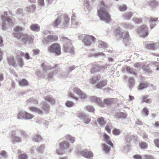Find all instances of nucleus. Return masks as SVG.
<instances>
[{"instance_id": "obj_60", "label": "nucleus", "mask_w": 159, "mask_h": 159, "mask_svg": "<svg viewBox=\"0 0 159 159\" xmlns=\"http://www.w3.org/2000/svg\"><path fill=\"white\" fill-rule=\"evenodd\" d=\"M142 68L143 69L144 71L146 72H151V71L150 69L148 66V65H143V66L142 67Z\"/></svg>"}, {"instance_id": "obj_38", "label": "nucleus", "mask_w": 159, "mask_h": 159, "mask_svg": "<svg viewBox=\"0 0 159 159\" xmlns=\"http://www.w3.org/2000/svg\"><path fill=\"white\" fill-rule=\"evenodd\" d=\"M8 63L9 64L13 67L16 66V63L14 61V58L12 56L8 57Z\"/></svg>"}, {"instance_id": "obj_1", "label": "nucleus", "mask_w": 159, "mask_h": 159, "mask_svg": "<svg viewBox=\"0 0 159 159\" xmlns=\"http://www.w3.org/2000/svg\"><path fill=\"white\" fill-rule=\"evenodd\" d=\"M109 10V6L104 1H102L97 8L98 14L101 20L106 23H108L111 20L110 16L108 12Z\"/></svg>"}, {"instance_id": "obj_28", "label": "nucleus", "mask_w": 159, "mask_h": 159, "mask_svg": "<svg viewBox=\"0 0 159 159\" xmlns=\"http://www.w3.org/2000/svg\"><path fill=\"white\" fill-rule=\"evenodd\" d=\"M107 84V80H106L99 81L96 85V87L98 89H101Z\"/></svg>"}, {"instance_id": "obj_30", "label": "nucleus", "mask_w": 159, "mask_h": 159, "mask_svg": "<svg viewBox=\"0 0 159 159\" xmlns=\"http://www.w3.org/2000/svg\"><path fill=\"white\" fill-rule=\"evenodd\" d=\"M30 29L33 31L38 32L40 30V27L38 24H34L30 25Z\"/></svg>"}, {"instance_id": "obj_45", "label": "nucleus", "mask_w": 159, "mask_h": 159, "mask_svg": "<svg viewBox=\"0 0 159 159\" xmlns=\"http://www.w3.org/2000/svg\"><path fill=\"white\" fill-rule=\"evenodd\" d=\"M42 107L44 110L46 112H48V110L50 108V107L47 103L45 102H43L42 103Z\"/></svg>"}, {"instance_id": "obj_62", "label": "nucleus", "mask_w": 159, "mask_h": 159, "mask_svg": "<svg viewBox=\"0 0 159 159\" xmlns=\"http://www.w3.org/2000/svg\"><path fill=\"white\" fill-rule=\"evenodd\" d=\"M139 146L142 149H146L147 148L148 145L145 142H141L139 143Z\"/></svg>"}, {"instance_id": "obj_27", "label": "nucleus", "mask_w": 159, "mask_h": 159, "mask_svg": "<svg viewBox=\"0 0 159 159\" xmlns=\"http://www.w3.org/2000/svg\"><path fill=\"white\" fill-rule=\"evenodd\" d=\"M29 109L30 111L34 113H36L39 114H42V111L39 108L35 107H30Z\"/></svg>"}, {"instance_id": "obj_59", "label": "nucleus", "mask_w": 159, "mask_h": 159, "mask_svg": "<svg viewBox=\"0 0 159 159\" xmlns=\"http://www.w3.org/2000/svg\"><path fill=\"white\" fill-rule=\"evenodd\" d=\"M81 99L84 100L88 98L87 95L85 93L82 91L80 94L79 95Z\"/></svg>"}, {"instance_id": "obj_26", "label": "nucleus", "mask_w": 159, "mask_h": 159, "mask_svg": "<svg viewBox=\"0 0 159 159\" xmlns=\"http://www.w3.org/2000/svg\"><path fill=\"white\" fill-rule=\"evenodd\" d=\"M115 117L117 119H125L126 117V115L125 113L122 112H119L116 113Z\"/></svg>"}, {"instance_id": "obj_57", "label": "nucleus", "mask_w": 159, "mask_h": 159, "mask_svg": "<svg viewBox=\"0 0 159 159\" xmlns=\"http://www.w3.org/2000/svg\"><path fill=\"white\" fill-rule=\"evenodd\" d=\"M76 17L74 14H73L71 17V21L72 23V25H77L78 22L77 21L75 20Z\"/></svg>"}, {"instance_id": "obj_3", "label": "nucleus", "mask_w": 159, "mask_h": 159, "mask_svg": "<svg viewBox=\"0 0 159 159\" xmlns=\"http://www.w3.org/2000/svg\"><path fill=\"white\" fill-rule=\"evenodd\" d=\"M60 39L63 44L64 50L65 52L73 53L74 49L71 45V41L67 37L63 36L60 37Z\"/></svg>"}, {"instance_id": "obj_29", "label": "nucleus", "mask_w": 159, "mask_h": 159, "mask_svg": "<svg viewBox=\"0 0 159 159\" xmlns=\"http://www.w3.org/2000/svg\"><path fill=\"white\" fill-rule=\"evenodd\" d=\"M149 23L150 28H153L155 26V23L158 21V18H150L149 19Z\"/></svg>"}, {"instance_id": "obj_61", "label": "nucleus", "mask_w": 159, "mask_h": 159, "mask_svg": "<svg viewBox=\"0 0 159 159\" xmlns=\"http://www.w3.org/2000/svg\"><path fill=\"white\" fill-rule=\"evenodd\" d=\"M112 133L114 135H118L120 134V131L118 129L115 128L113 130Z\"/></svg>"}, {"instance_id": "obj_20", "label": "nucleus", "mask_w": 159, "mask_h": 159, "mask_svg": "<svg viewBox=\"0 0 159 159\" xmlns=\"http://www.w3.org/2000/svg\"><path fill=\"white\" fill-rule=\"evenodd\" d=\"M132 135L127 134L125 138V141L126 142V147L125 149H122V150L123 151H125L126 150H128L130 147L129 142L131 140Z\"/></svg>"}, {"instance_id": "obj_64", "label": "nucleus", "mask_w": 159, "mask_h": 159, "mask_svg": "<svg viewBox=\"0 0 159 159\" xmlns=\"http://www.w3.org/2000/svg\"><path fill=\"white\" fill-rule=\"evenodd\" d=\"M133 22L137 24H139L142 21V20L141 18H134L133 19Z\"/></svg>"}, {"instance_id": "obj_25", "label": "nucleus", "mask_w": 159, "mask_h": 159, "mask_svg": "<svg viewBox=\"0 0 159 159\" xmlns=\"http://www.w3.org/2000/svg\"><path fill=\"white\" fill-rule=\"evenodd\" d=\"M108 46L107 44L102 41H98V47L99 49L106 48Z\"/></svg>"}, {"instance_id": "obj_42", "label": "nucleus", "mask_w": 159, "mask_h": 159, "mask_svg": "<svg viewBox=\"0 0 159 159\" xmlns=\"http://www.w3.org/2000/svg\"><path fill=\"white\" fill-rule=\"evenodd\" d=\"M36 6L34 5H32L27 7L26 11L30 12H33L35 11Z\"/></svg>"}, {"instance_id": "obj_48", "label": "nucleus", "mask_w": 159, "mask_h": 159, "mask_svg": "<svg viewBox=\"0 0 159 159\" xmlns=\"http://www.w3.org/2000/svg\"><path fill=\"white\" fill-rule=\"evenodd\" d=\"M34 116L33 114L25 111V119L26 120H31L33 118Z\"/></svg>"}, {"instance_id": "obj_58", "label": "nucleus", "mask_w": 159, "mask_h": 159, "mask_svg": "<svg viewBox=\"0 0 159 159\" xmlns=\"http://www.w3.org/2000/svg\"><path fill=\"white\" fill-rule=\"evenodd\" d=\"M65 104L66 107H72L74 105V103L73 102L69 101H67Z\"/></svg>"}, {"instance_id": "obj_46", "label": "nucleus", "mask_w": 159, "mask_h": 159, "mask_svg": "<svg viewBox=\"0 0 159 159\" xmlns=\"http://www.w3.org/2000/svg\"><path fill=\"white\" fill-rule=\"evenodd\" d=\"M18 131L20 132V135H21L22 137H23L24 138H27L28 137V133L24 130L20 129L18 130Z\"/></svg>"}, {"instance_id": "obj_21", "label": "nucleus", "mask_w": 159, "mask_h": 159, "mask_svg": "<svg viewBox=\"0 0 159 159\" xmlns=\"http://www.w3.org/2000/svg\"><path fill=\"white\" fill-rule=\"evenodd\" d=\"M89 98L90 101L96 102L101 106L103 105L100 98L96 96H91L89 97Z\"/></svg>"}, {"instance_id": "obj_12", "label": "nucleus", "mask_w": 159, "mask_h": 159, "mask_svg": "<svg viewBox=\"0 0 159 159\" xmlns=\"http://www.w3.org/2000/svg\"><path fill=\"white\" fill-rule=\"evenodd\" d=\"M41 67L43 69L42 73H41L39 71H37L36 73V74L39 77L45 76L47 75L48 71L51 69V67L49 65H47L45 63L42 64Z\"/></svg>"}, {"instance_id": "obj_31", "label": "nucleus", "mask_w": 159, "mask_h": 159, "mask_svg": "<svg viewBox=\"0 0 159 159\" xmlns=\"http://www.w3.org/2000/svg\"><path fill=\"white\" fill-rule=\"evenodd\" d=\"M25 111H20L17 114V119L19 120H23L25 119Z\"/></svg>"}, {"instance_id": "obj_8", "label": "nucleus", "mask_w": 159, "mask_h": 159, "mask_svg": "<svg viewBox=\"0 0 159 159\" xmlns=\"http://www.w3.org/2000/svg\"><path fill=\"white\" fill-rule=\"evenodd\" d=\"M115 32L123 39L125 43H126L129 40V36L128 32H125L120 27H118L116 29Z\"/></svg>"}, {"instance_id": "obj_18", "label": "nucleus", "mask_w": 159, "mask_h": 159, "mask_svg": "<svg viewBox=\"0 0 159 159\" xmlns=\"http://www.w3.org/2000/svg\"><path fill=\"white\" fill-rule=\"evenodd\" d=\"M146 47L148 49L155 50L159 48V41L156 43H148Z\"/></svg>"}, {"instance_id": "obj_37", "label": "nucleus", "mask_w": 159, "mask_h": 159, "mask_svg": "<svg viewBox=\"0 0 159 159\" xmlns=\"http://www.w3.org/2000/svg\"><path fill=\"white\" fill-rule=\"evenodd\" d=\"M117 7L118 10L121 11H124L127 9V6L125 4H122L121 5L118 4Z\"/></svg>"}, {"instance_id": "obj_19", "label": "nucleus", "mask_w": 159, "mask_h": 159, "mask_svg": "<svg viewBox=\"0 0 159 159\" xmlns=\"http://www.w3.org/2000/svg\"><path fill=\"white\" fill-rule=\"evenodd\" d=\"M15 130L12 131L11 134V140L13 142L20 143L21 142V138L16 135V133Z\"/></svg>"}, {"instance_id": "obj_6", "label": "nucleus", "mask_w": 159, "mask_h": 159, "mask_svg": "<svg viewBox=\"0 0 159 159\" xmlns=\"http://www.w3.org/2000/svg\"><path fill=\"white\" fill-rule=\"evenodd\" d=\"M70 147L68 142L64 141L60 143L59 147L56 150V153L58 155H62L68 151Z\"/></svg>"}, {"instance_id": "obj_51", "label": "nucleus", "mask_w": 159, "mask_h": 159, "mask_svg": "<svg viewBox=\"0 0 159 159\" xmlns=\"http://www.w3.org/2000/svg\"><path fill=\"white\" fill-rule=\"evenodd\" d=\"M129 83L130 88H132L134 84V81L132 77H129Z\"/></svg>"}, {"instance_id": "obj_35", "label": "nucleus", "mask_w": 159, "mask_h": 159, "mask_svg": "<svg viewBox=\"0 0 159 159\" xmlns=\"http://www.w3.org/2000/svg\"><path fill=\"white\" fill-rule=\"evenodd\" d=\"M19 84L20 86H26L28 85L29 82L25 79H23L19 81Z\"/></svg>"}, {"instance_id": "obj_4", "label": "nucleus", "mask_w": 159, "mask_h": 159, "mask_svg": "<svg viewBox=\"0 0 159 159\" xmlns=\"http://www.w3.org/2000/svg\"><path fill=\"white\" fill-rule=\"evenodd\" d=\"M62 16H61L58 17L53 22L52 25L55 27H57L59 25L61 28L67 27L69 23V18L67 16H65L62 20Z\"/></svg>"}, {"instance_id": "obj_55", "label": "nucleus", "mask_w": 159, "mask_h": 159, "mask_svg": "<svg viewBox=\"0 0 159 159\" xmlns=\"http://www.w3.org/2000/svg\"><path fill=\"white\" fill-rule=\"evenodd\" d=\"M93 56L95 57H106V55L102 52L93 53Z\"/></svg>"}, {"instance_id": "obj_53", "label": "nucleus", "mask_w": 159, "mask_h": 159, "mask_svg": "<svg viewBox=\"0 0 159 159\" xmlns=\"http://www.w3.org/2000/svg\"><path fill=\"white\" fill-rule=\"evenodd\" d=\"M36 122L39 124H43L45 125H48V122L45 120L44 119H40L37 120Z\"/></svg>"}, {"instance_id": "obj_16", "label": "nucleus", "mask_w": 159, "mask_h": 159, "mask_svg": "<svg viewBox=\"0 0 159 159\" xmlns=\"http://www.w3.org/2000/svg\"><path fill=\"white\" fill-rule=\"evenodd\" d=\"M77 116L79 117L80 119L83 120V122L86 124H89L91 121L90 118L84 113L80 112L77 114Z\"/></svg>"}, {"instance_id": "obj_49", "label": "nucleus", "mask_w": 159, "mask_h": 159, "mask_svg": "<svg viewBox=\"0 0 159 159\" xmlns=\"http://www.w3.org/2000/svg\"><path fill=\"white\" fill-rule=\"evenodd\" d=\"M103 149L104 152L105 153H108L110 151V147L105 144H102Z\"/></svg>"}, {"instance_id": "obj_10", "label": "nucleus", "mask_w": 159, "mask_h": 159, "mask_svg": "<svg viewBox=\"0 0 159 159\" xmlns=\"http://www.w3.org/2000/svg\"><path fill=\"white\" fill-rule=\"evenodd\" d=\"M2 19L3 22L2 26V29L5 30L10 27V25L12 26V24L14 22V21L12 18L7 17L6 16H2Z\"/></svg>"}, {"instance_id": "obj_63", "label": "nucleus", "mask_w": 159, "mask_h": 159, "mask_svg": "<svg viewBox=\"0 0 159 159\" xmlns=\"http://www.w3.org/2000/svg\"><path fill=\"white\" fill-rule=\"evenodd\" d=\"M19 159H28V156L26 154H21L19 156Z\"/></svg>"}, {"instance_id": "obj_34", "label": "nucleus", "mask_w": 159, "mask_h": 159, "mask_svg": "<svg viewBox=\"0 0 159 159\" xmlns=\"http://www.w3.org/2000/svg\"><path fill=\"white\" fill-rule=\"evenodd\" d=\"M125 69L126 71L129 73L135 75L136 74L135 70L133 68H131L129 66H127L124 68V70Z\"/></svg>"}, {"instance_id": "obj_50", "label": "nucleus", "mask_w": 159, "mask_h": 159, "mask_svg": "<svg viewBox=\"0 0 159 159\" xmlns=\"http://www.w3.org/2000/svg\"><path fill=\"white\" fill-rule=\"evenodd\" d=\"M73 91L74 93H76L78 95H79L82 92L78 87H75L73 88Z\"/></svg>"}, {"instance_id": "obj_40", "label": "nucleus", "mask_w": 159, "mask_h": 159, "mask_svg": "<svg viewBox=\"0 0 159 159\" xmlns=\"http://www.w3.org/2000/svg\"><path fill=\"white\" fill-rule=\"evenodd\" d=\"M27 103L31 104H37L38 103V102L37 100L34 99V98H29L27 101Z\"/></svg>"}, {"instance_id": "obj_7", "label": "nucleus", "mask_w": 159, "mask_h": 159, "mask_svg": "<svg viewBox=\"0 0 159 159\" xmlns=\"http://www.w3.org/2000/svg\"><path fill=\"white\" fill-rule=\"evenodd\" d=\"M48 52L51 53H54L57 56L61 54L60 45L56 43L52 44L48 48Z\"/></svg>"}, {"instance_id": "obj_52", "label": "nucleus", "mask_w": 159, "mask_h": 159, "mask_svg": "<svg viewBox=\"0 0 159 159\" xmlns=\"http://www.w3.org/2000/svg\"><path fill=\"white\" fill-rule=\"evenodd\" d=\"M148 86V84L147 82L141 83L139 86V89L142 90L144 88H147Z\"/></svg>"}, {"instance_id": "obj_54", "label": "nucleus", "mask_w": 159, "mask_h": 159, "mask_svg": "<svg viewBox=\"0 0 159 159\" xmlns=\"http://www.w3.org/2000/svg\"><path fill=\"white\" fill-rule=\"evenodd\" d=\"M45 145H39L37 149V151L40 153H42L44 149Z\"/></svg>"}, {"instance_id": "obj_36", "label": "nucleus", "mask_w": 159, "mask_h": 159, "mask_svg": "<svg viewBox=\"0 0 159 159\" xmlns=\"http://www.w3.org/2000/svg\"><path fill=\"white\" fill-rule=\"evenodd\" d=\"M104 139L106 142L111 147L113 146V144L110 140V138L107 134H105L104 135Z\"/></svg>"}, {"instance_id": "obj_2", "label": "nucleus", "mask_w": 159, "mask_h": 159, "mask_svg": "<svg viewBox=\"0 0 159 159\" xmlns=\"http://www.w3.org/2000/svg\"><path fill=\"white\" fill-rule=\"evenodd\" d=\"M50 67H51V69L48 71L47 74L46 75H47V78L48 80H50L53 78V76L57 74V75L63 78H66L67 77L68 75V74L67 73H63V72L61 70L60 68H57L56 70H55V71H49L51 69H53L54 68H56L57 66V65H55V67H52L50 66H49ZM54 71V70H53ZM46 75H45V76Z\"/></svg>"}, {"instance_id": "obj_32", "label": "nucleus", "mask_w": 159, "mask_h": 159, "mask_svg": "<svg viewBox=\"0 0 159 159\" xmlns=\"http://www.w3.org/2000/svg\"><path fill=\"white\" fill-rule=\"evenodd\" d=\"M133 13L131 12H127L123 14L122 16L125 20L130 19L132 16Z\"/></svg>"}, {"instance_id": "obj_56", "label": "nucleus", "mask_w": 159, "mask_h": 159, "mask_svg": "<svg viewBox=\"0 0 159 159\" xmlns=\"http://www.w3.org/2000/svg\"><path fill=\"white\" fill-rule=\"evenodd\" d=\"M86 110L89 112H94L95 109L91 105H88L85 107Z\"/></svg>"}, {"instance_id": "obj_47", "label": "nucleus", "mask_w": 159, "mask_h": 159, "mask_svg": "<svg viewBox=\"0 0 159 159\" xmlns=\"http://www.w3.org/2000/svg\"><path fill=\"white\" fill-rule=\"evenodd\" d=\"M159 4V3L158 2L153 0L150 2L149 5L152 8H154L158 6Z\"/></svg>"}, {"instance_id": "obj_5", "label": "nucleus", "mask_w": 159, "mask_h": 159, "mask_svg": "<svg viewBox=\"0 0 159 159\" xmlns=\"http://www.w3.org/2000/svg\"><path fill=\"white\" fill-rule=\"evenodd\" d=\"M79 39L81 40L83 39V42L86 46H90L94 43L96 41V38L92 35L87 34L80 35L78 36Z\"/></svg>"}, {"instance_id": "obj_11", "label": "nucleus", "mask_w": 159, "mask_h": 159, "mask_svg": "<svg viewBox=\"0 0 159 159\" xmlns=\"http://www.w3.org/2000/svg\"><path fill=\"white\" fill-rule=\"evenodd\" d=\"M137 32L141 37L145 38L148 34V27L146 25H141L138 28Z\"/></svg>"}, {"instance_id": "obj_14", "label": "nucleus", "mask_w": 159, "mask_h": 159, "mask_svg": "<svg viewBox=\"0 0 159 159\" xmlns=\"http://www.w3.org/2000/svg\"><path fill=\"white\" fill-rule=\"evenodd\" d=\"M25 29L24 28L21 26H16L14 28V32L13 33V36L17 39H20L21 38V35L22 33L20 34L19 32L23 31Z\"/></svg>"}, {"instance_id": "obj_17", "label": "nucleus", "mask_w": 159, "mask_h": 159, "mask_svg": "<svg viewBox=\"0 0 159 159\" xmlns=\"http://www.w3.org/2000/svg\"><path fill=\"white\" fill-rule=\"evenodd\" d=\"M79 153L80 155L88 158H90L93 156V153L92 152L86 150L80 151H79Z\"/></svg>"}, {"instance_id": "obj_43", "label": "nucleus", "mask_w": 159, "mask_h": 159, "mask_svg": "<svg viewBox=\"0 0 159 159\" xmlns=\"http://www.w3.org/2000/svg\"><path fill=\"white\" fill-rule=\"evenodd\" d=\"M113 98H105L103 101V103L108 105L114 102Z\"/></svg>"}, {"instance_id": "obj_15", "label": "nucleus", "mask_w": 159, "mask_h": 159, "mask_svg": "<svg viewBox=\"0 0 159 159\" xmlns=\"http://www.w3.org/2000/svg\"><path fill=\"white\" fill-rule=\"evenodd\" d=\"M58 39V37L56 35H49L47 37L45 38L43 40L44 44H48L50 43L57 41Z\"/></svg>"}, {"instance_id": "obj_23", "label": "nucleus", "mask_w": 159, "mask_h": 159, "mask_svg": "<svg viewBox=\"0 0 159 159\" xmlns=\"http://www.w3.org/2000/svg\"><path fill=\"white\" fill-rule=\"evenodd\" d=\"M101 77L100 76L98 75L92 77L90 80V83L92 84H97L101 80Z\"/></svg>"}, {"instance_id": "obj_44", "label": "nucleus", "mask_w": 159, "mask_h": 159, "mask_svg": "<svg viewBox=\"0 0 159 159\" xmlns=\"http://www.w3.org/2000/svg\"><path fill=\"white\" fill-rule=\"evenodd\" d=\"M32 139L34 141L39 142L41 140L42 138L40 135L37 134L33 136Z\"/></svg>"}, {"instance_id": "obj_24", "label": "nucleus", "mask_w": 159, "mask_h": 159, "mask_svg": "<svg viewBox=\"0 0 159 159\" xmlns=\"http://www.w3.org/2000/svg\"><path fill=\"white\" fill-rule=\"evenodd\" d=\"M120 25L125 29L132 30L134 28V26L133 25L128 22H122L121 23Z\"/></svg>"}, {"instance_id": "obj_22", "label": "nucleus", "mask_w": 159, "mask_h": 159, "mask_svg": "<svg viewBox=\"0 0 159 159\" xmlns=\"http://www.w3.org/2000/svg\"><path fill=\"white\" fill-rule=\"evenodd\" d=\"M107 68V66L106 65L99 66L98 65H96L92 67L91 70V71L93 73L97 72L99 71L101 69H106Z\"/></svg>"}, {"instance_id": "obj_39", "label": "nucleus", "mask_w": 159, "mask_h": 159, "mask_svg": "<svg viewBox=\"0 0 159 159\" xmlns=\"http://www.w3.org/2000/svg\"><path fill=\"white\" fill-rule=\"evenodd\" d=\"M65 138L66 140H69L71 143H73L75 141V138L67 134L65 137Z\"/></svg>"}, {"instance_id": "obj_33", "label": "nucleus", "mask_w": 159, "mask_h": 159, "mask_svg": "<svg viewBox=\"0 0 159 159\" xmlns=\"http://www.w3.org/2000/svg\"><path fill=\"white\" fill-rule=\"evenodd\" d=\"M44 99L49 102L52 104H53L55 103V101L54 98L51 96H47L44 97Z\"/></svg>"}, {"instance_id": "obj_41", "label": "nucleus", "mask_w": 159, "mask_h": 159, "mask_svg": "<svg viewBox=\"0 0 159 159\" xmlns=\"http://www.w3.org/2000/svg\"><path fill=\"white\" fill-rule=\"evenodd\" d=\"M97 121L100 126H102L106 124V122L103 117H98L97 119Z\"/></svg>"}, {"instance_id": "obj_9", "label": "nucleus", "mask_w": 159, "mask_h": 159, "mask_svg": "<svg viewBox=\"0 0 159 159\" xmlns=\"http://www.w3.org/2000/svg\"><path fill=\"white\" fill-rule=\"evenodd\" d=\"M22 56H24L25 58L27 60L30 58L29 54L28 53H24L22 52H18L16 59L18 61V65L20 67H22L24 65V62L21 57Z\"/></svg>"}, {"instance_id": "obj_13", "label": "nucleus", "mask_w": 159, "mask_h": 159, "mask_svg": "<svg viewBox=\"0 0 159 159\" xmlns=\"http://www.w3.org/2000/svg\"><path fill=\"white\" fill-rule=\"evenodd\" d=\"M21 41L24 44L29 43L33 42V37L26 33L22 34L21 35Z\"/></svg>"}]
</instances>
